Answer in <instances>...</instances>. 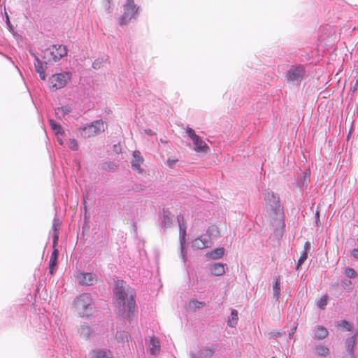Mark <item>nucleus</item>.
<instances>
[{"mask_svg":"<svg viewBox=\"0 0 358 358\" xmlns=\"http://www.w3.org/2000/svg\"><path fill=\"white\" fill-rule=\"evenodd\" d=\"M192 246L199 250L206 248V243L201 238H196L192 243Z\"/></svg>","mask_w":358,"mask_h":358,"instance_id":"25","label":"nucleus"},{"mask_svg":"<svg viewBox=\"0 0 358 358\" xmlns=\"http://www.w3.org/2000/svg\"><path fill=\"white\" fill-rule=\"evenodd\" d=\"M90 358H113V355L110 351L96 350L92 351Z\"/></svg>","mask_w":358,"mask_h":358,"instance_id":"16","label":"nucleus"},{"mask_svg":"<svg viewBox=\"0 0 358 358\" xmlns=\"http://www.w3.org/2000/svg\"><path fill=\"white\" fill-rule=\"evenodd\" d=\"M177 220H178V224H179V226H180V224H184L183 223V221H184V217L182 214H180L177 216Z\"/></svg>","mask_w":358,"mask_h":358,"instance_id":"36","label":"nucleus"},{"mask_svg":"<svg viewBox=\"0 0 358 358\" xmlns=\"http://www.w3.org/2000/svg\"><path fill=\"white\" fill-rule=\"evenodd\" d=\"M238 320V311L233 310L231 313V315L227 321V324L229 327H235Z\"/></svg>","mask_w":358,"mask_h":358,"instance_id":"20","label":"nucleus"},{"mask_svg":"<svg viewBox=\"0 0 358 358\" xmlns=\"http://www.w3.org/2000/svg\"><path fill=\"white\" fill-rule=\"evenodd\" d=\"M327 303V296L324 295L322 296L320 301L317 302V306L321 309H324L325 306Z\"/></svg>","mask_w":358,"mask_h":358,"instance_id":"29","label":"nucleus"},{"mask_svg":"<svg viewBox=\"0 0 358 358\" xmlns=\"http://www.w3.org/2000/svg\"><path fill=\"white\" fill-rule=\"evenodd\" d=\"M59 144H60V145H62V144H63V142H62V141L61 139H59Z\"/></svg>","mask_w":358,"mask_h":358,"instance_id":"41","label":"nucleus"},{"mask_svg":"<svg viewBox=\"0 0 358 358\" xmlns=\"http://www.w3.org/2000/svg\"><path fill=\"white\" fill-rule=\"evenodd\" d=\"M186 131L189 137L192 140L194 148V150L197 152H207L209 150V147L204 142V141L198 135H196L190 127L186 129Z\"/></svg>","mask_w":358,"mask_h":358,"instance_id":"7","label":"nucleus"},{"mask_svg":"<svg viewBox=\"0 0 358 358\" xmlns=\"http://www.w3.org/2000/svg\"><path fill=\"white\" fill-rule=\"evenodd\" d=\"M308 257V252H306V251H303L302 252V254L301 255L299 260H298V263H297V268H299V266L303 264V262L306 260Z\"/></svg>","mask_w":358,"mask_h":358,"instance_id":"30","label":"nucleus"},{"mask_svg":"<svg viewBox=\"0 0 358 358\" xmlns=\"http://www.w3.org/2000/svg\"><path fill=\"white\" fill-rule=\"evenodd\" d=\"M264 200L265 211L269 217H273L276 215L282 214V206L279 198L273 192L267 190L264 195Z\"/></svg>","mask_w":358,"mask_h":358,"instance_id":"1","label":"nucleus"},{"mask_svg":"<svg viewBox=\"0 0 358 358\" xmlns=\"http://www.w3.org/2000/svg\"><path fill=\"white\" fill-rule=\"evenodd\" d=\"M305 75V69L301 65L292 66L287 72L288 81L300 83Z\"/></svg>","mask_w":358,"mask_h":358,"instance_id":"8","label":"nucleus"},{"mask_svg":"<svg viewBox=\"0 0 358 358\" xmlns=\"http://www.w3.org/2000/svg\"><path fill=\"white\" fill-rule=\"evenodd\" d=\"M213 351L209 348H205L201 350L202 358H210L213 356Z\"/></svg>","mask_w":358,"mask_h":358,"instance_id":"26","label":"nucleus"},{"mask_svg":"<svg viewBox=\"0 0 358 358\" xmlns=\"http://www.w3.org/2000/svg\"><path fill=\"white\" fill-rule=\"evenodd\" d=\"M355 343V341L353 338H351L348 342L347 350L351 355L353 354V348Z\"/></svg>","mask_w":358,"mask_h":358,"instance_id":"31","label":"nucleus"},{"mask_svg":"<svg viewBox=\"0 0 358 358\" xmlns=\"http://www.w3.org/2000/svg\"><path fill=\"white\" fill-rule=\"evenodd\" d=\"M352 255L356 258V259H358V249H354L352 251Z\"/></svg>","mask_w":358,"mask_h":358,"instance_id":"40","label":"nucleus"},{"mask_svg":"<svg viewBox=\"0 0 358 358\" xmlns=\"http://www.w3.org/2000/svg\"><path fill=\"white\" fill-rule=\"evenodd\" d=\"M139 7H136L134 0H127L124 6V14L120 17V24H126L130 22L132 18L136 17Z\"/></svg>","mask_w":358,"mask_h":358,"instance_id":"3","label":"nucleus"},{"mask_svg":"<svg viewBox=\"0 0 358 358\" xmlns=\"http://www.w3.org/2000/svg\"><path fill=\"white\" fill-rule=\"evenodd\" d=\"M208 233L211 235L212 234H218L219 231H218V229L217 227L215 226H212L210 227H209L208 230Z\"/></svg>","mask_w":358,"mask_h":358,"instance_id":"34","label":"nucleus"},{"mask_svg":"<svg viewBox=\"0 0 358 358\" xmlns=\"http://www.w3.org/2000/svg\"><path fill=\"white\" fill-rule=\"evenodd\" d=\"M273 296L276 300L279 299L280 294V278H276L273 286Z\"/></svg>","mask_w":358,"mask_h":358,"instance_id":"21","label":"nucleus"},{"mask_svg":"<svg viewBox=\"0 0 358 358\" xmlns=\"http://www.w3.org/2000/svg\"><path fill=\"white\" fill-rule=\"evenodd\" d=\"M36 71L39 73L41 80H45V73L43 67L42 63L37 60V63L35 64Z\"/></svg>","mask_w":358,"mask_h":358,"instance_id":"24","label":"nucleus"},{"mask_svg":"<svg viewBox=\"0 0 358 358\" xmlns=\"http://www.w3.org/2000/svg\"><path fill=\"white\" fill-rule=\"evenodd\" d=\"M143 158L141 156V152L138 150H136L133 152V159L131 161V166L134 170L138 173H142L141 166L143 162Z\"/></svg>","mask_w":358,"mask_h":358,"instance_id":"11","label":"nucleus"},{"mask_svg":"<svg viewBox=\"0 0 358 358\" xmlns=\"http://www.w3.org/2000/svg\"><path fill=\"white\" fill-rule=\"evenodd\" d=\"M178 161V159H168V160H167L168 166L171 168H173Z\"/></svg>","mask_w":358,"mask_h":358,"instance_id":"35","label":"nucleus"},{"mask_svg":"<svg viewBox=\"0 0 358 358\" xmlns=\"http://www.w3.org/2000/svg\"><path fill=\"white\" fill-rule=\"evenodd\" d=\"M69 147L73 150H76L78 148V145L75 139H70L69 143Z\"/></svg>","mask_w":358,"mask_h":358,"instance_id":"33","label":"nucleus"},{"mask_svg":"<svg viewBox=\"0 0 358 358\" xmlns=\"http://www.w3.org/2000/svg\"><path fill=\"white\" fill-rule=\"evenodd\" d=\"M150 352L151 355H155L159 352L160 343L157 338L155 336L151 337L150 340Z\"/></svg>","mask_w":358,"mask_h":358,"instance_id":"15","label":"nucleus"},{"mask_svg":"<svg viewBox=\"0 0 358 358\" xmlns=\"http://www.w3.org/2000/svg\"><path fill=\"white\" fill-rule=\"evenodd\" d=\"M272 358H275V357H272Z\"/></svg>","mask_w":358,"mask_h":358,"instance_id":"43","label":"nucleus"},{"mask_svg":"<svg viewBox=\"0 0 358 358\" xmlns=\"http://www.w3.org/2000/svg\"><path fill=\"white\" fill-rule=\"evenodd\" d=\"M69 79L68 73H56L51 76L50 83L52 88L59 90L66 86Z\"/></svg>","mask_w":358,"mask_h":358,"instance_id":"9","label":"nucleus"},{"mask_svg":"<svg viewBox=\"0 0 358 358\" xmlns=\"http://www.w3.org/2000/svg\"><path fill=\"white\" fill-rule=\"evenodd\" d=\"M58 255L59 251L57 248H55L51 254L49 262V269L50 275H53L56 271L57 266Z\"/></svg>","mask_w":358,"mask_h":358,"instance_id":"13","label":"nucleus"},{"mask_svg":"<svg viewBox=\"0 0 358 358\" xmlns=\"http://www.w3.org/2000/svg\"><path fill=\"white\" fill-rule=\"evenodd\" d=\"M345 274L350 278H356L357 275V272L353 268L349 267L345 269Z\"/></svg>","mask_w":358,"mask_h":358,"instance_id":"28","label":"nucleus"},{"mask_svg":"<svg viewBox=\"0 0 358 358\" xmlns=\"http://www.w3.org/2000/svg\"><path fill=\"white\" fill-rule=\"evenodd\" d=\"M180 228V248H181V254L183 259L185 260V234H186V224H180L179 226Z\"/></svg>","mask_w":358,"mask_h":358,"instance_id":"14","label":"nucleus"},{"mask_svg":"<svg viewBox=\"0 0 358 358\" xmlns=\"http://www.w3.org/2000/svg\"><path fill=\"white\" fill-rule=\"evenodd\" d=\"M104 131V123L102 120H96L91 124L83 128L82 136L85 138L94 136Z\"/></svg>","mask_w":358,"mask_h":358,"instance_id":"6","label":"nucleus"},{"mask_svg":"<svg viewBox=\"0 0 358 358\" xmlns=\"http://www.w3.org/2000/svg\"><path fill=\"white\" fill-rule=\"evenodd\" d=\"M92 299L90 294H83L75 301L74 306L78 313L84 317L87 315V309L91 306Z\"/></svg>","mask_w":358,"mask_h":358,"instance_id":"5","label":"nucleus"},{"mask_svg":"<svg viewBox=\"0 0 358 358\" xmlns=\"http://www.w3.org/2000/svg\"><path fill=\"white\" fill-rule=\"evenodd\" d=\"M224 254V248H216L207 254L208 257L213 259L221 258Z\"/></svg>","mask_w":358,"mask_h":358,"instance_id":"19","label":"nucleus"},{"mask_svg":"<svg viewBox=\"0 0 358 358\" xmlns=\"http://www.w3.org/2000/svg\"><path fill=\"white\" fill-rule=\"evenodd\" d=\"M316 352L320 356L326 357L329 354V349L322 345H318L315 347Z\"/></svg>","mask_w":358,"mask_h":358,"instance_id":"23","label":"nucleus"},{"mask_svg":"<svg viewBox=\"0 0 358 358\" xmlns=\"http://www.w3.org/2000/svg\"><path fill=\"white\" fill-rule=\"evenodd\" d=\"M316 216H317V217H318V216H319V212H318V211H317V212H316Z\"/></svg>","mask_w":358,"mask_h":358,"instance_id":"42","label":"nucleus"},{"mask_svg":"<svg viewBox=\"0 0 358 358\" xmlns=\"http://www.w3.org/2000/svg\"><path fill=\"white\" fill-rule=\"evenodd\" d=\"M352 90L354 92L358 91V77L357 78L355 83L354 86L352 87Z\"/></svg>","mask_w":358,"mask_h":358,"instance_id":"39","label":"nucleus"},{"mask_svg":"<svg viewBox=\"0 0 358 358\" xmlns=\"http://www.w3.org/2000/svg\"><path fill=\"white\" fill-rule=\"evenodd\" d=\"M338 327L345 329L347 331H351V325L346 320H342L338 324Z\"/></svg>","mask_w":358,"mask_h":358,"instance_id":"32","label":"nucleus"},{"mask_svg":"<svg viewBox=\"0 0 358 358\" xmlns=\"http://www.w3.org/2000/svg\"><path fill=\"white\" fill-rule=\"evenodd\" d=\"M327 329L322 326H317L315 330V336L318 340L325 338L328 336Z\"/></svg>","mask_w":358,"mask_h":358,"instance_id":"18","label":"nucleus"},{"mask_svg":"<svg viewBox=\"0 0 358 358\" xmlns=\"http://www.w3.org/2000/svg\"><path fill=\"white\" fill-rule=\"evenodd\" d=\"M114 294L118 301V303L122 307H124L125 301L127 300L128 301L131 294H132L133 297H135V292L134 289L127 286L125 282L122 280H117L115 282Z\"/></svg>","mask_w":358,"mask_h":358,"instance_id":"2","label":"nucleus"},{"mask_svg":"<svg viewBox=\"0 0 358 358\" xmlns=\"http://www.w3.org/2000/svg\"><path fill=\"white\" fill-rule=\"evenodd\" d=\"M48 62H57L67 55V50L62 45H53L45 52Z\"/></svg>","mask_w":358,"mask_h":358,"instance_id":"4","label":"nucleus"},{"mask_svg":"<svg viewBox=\"0 0 358 358\" xmlns=\"http://www.w3.org/2000/svg\"><path fill=\"white\" fill-rule=\"evenodd\" d=\"M310 250V243L307 241L304 244V251H306L308 252Z\"/></svg>","mask_w":358,"mask_h":358,"instance_id":"38","label":"nucleus"},{"mask_svg":"<svg viewBox=\"0 0 358 358\" xmlns=\"http://www.w3.org/2000/svg\"><path fill=\"white\" fill-rule=\"evenodd\" d=\"M112 4V0H106L105 7L108 10H110Z\"/></svg>","mask_w":358,"mask_h":358,"instance_id":"37","label":"nucleus"},{"mask_svg":"<svg viewBox=\"0 0 358 358\" xmlns=\"http://www.w3.org/2000/svg\"><path fill=\"white\" fill-rule=\"evenodd\" d=\"M206 306V303L202 301H199L195 299L191 300L189 303V308L192 310H195L196 309H201L203 308Z\"/></svg>","mask_w":358,"mask_h":358,"instance_id":"22","label":"nucleus"},{"mask_svg":"<svg viewBox=\"0 0 358 358\" xmlns=\"http://www.w3.org/2000/svg\"><path fill=\"white\" fill-rule=\"evenodd\" d=\"M134 298L135 297L132 296V294H131L130 298L128 299L127 304V317L129 320H131L135 316L136 313L137 309Z\"/></svg>","mask_w":358,"mask_h":358,"instance_id":"12","label":"nucleus"},{"mask_svg":"<svg viewBox=\"0 0 358 358\" xmlns=\"http://www.w3.org/2000/svg\"><path fill=\"white\" fill-rule=\"evenodd\" d=\"M211 273L216 276L222 275L225 273L224 265L220 263H216L212 265Z\"/></svg>","mask_w":358,"mask_h":358,"instance_id":"17","label":"nucleus"},{"mask_svg":"<svg viewBox=\"0 0 358 358\" xmlns=\"http://www.w3.org/2000/svg\"><path fill=\"white\" fill-rule=\"evenodd\" d=\"M50 124L51 128L52 129L53 131H55L57 134L61 133L62 129L59 124L55 122L52 120H50Z\"/></svg>","mask_w":358,"mask_h":358,"instance_id":"27","label":"nucleus"},{"mask_svg":"<svg viewBox=\"0 0 358 358\" xmlns=\"http://www.w3.org/2000/svg\"><path fill=\"white\" fill-rule=\"evenodd\" d=\"M79 283L83 285H92L96 282V275L92 273H80L78 276Z\"/></svg>","mask_w":358,"mask_h":358,"instance_id":"10","label":"nucleus"}]
</instances>
